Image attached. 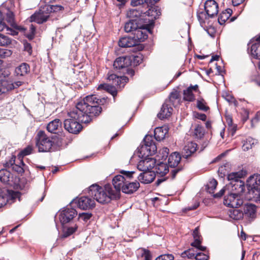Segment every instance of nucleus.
<instances>
[{
    "instance_id": "obj_1",
    "label": "nucleus",
    "mask_w": 260,
    "mask_h": 260,
    "mask_svg": "<svg viewBox=\"0 0 260 260\" xmlns=\"http://www.w3.org/2000/svg\"><path fill=\"white\" fill-rule=\"evenodd\" d=\"M97 101L96 95H88L76 104L70 115L73 118L81 119L85 124H88L102 111V108L98 106Z\"/></svg>"
},
{
    "instance_id": "obj_2",
    "label": "nucleus",
    "mask_w": 260,
    "mask_h": 260,
    "mask_svg": "<svg viewBox=\"0 0 260 260\" xmlns=\"http://www.w3.org/2000/svg\"><path fill=\"white\" fill-rule=\"evenodd\" d=\"M89 196L101 204H107L112 200H117L113 198L112 187L109 184H106L103 187L96 184L90 185L88 189Z\"/></svg>"
},
{
    "instance_id": "obj_3",
    "label": "nucleus",
    "mask_w": 260,
    "mask_h": 260,
    "mask_svg": "<svg viewBox=\"0 0 260 260\" xmlns=\"http://www.w3.org/2000/svg\"><path fill=\"white\" fill-rule=\"evenodd\" d=\"M36 145L38 148L39 152H44L54 151L57 149V147L61 145V142L56 145L55 141L56 139L49 138L44 131H39L35 138Z\"/></svg>"
},
{
    "instance_id": "obj_4",
    "label": "nucleus",
    "mask_w": 260,
    "mask_h": 260,
    "mask_svg": "<svg viewBox=\"0 0 260 260\" xmlns=\"http://www.w3.org/2000/svg\"><path fill=\"white\" fill-rule=\"evenodd\" d=\"M144 145L138 148L139 156L144 157L154 154L157 150L156 146L151 136L147 135L143 140Z\"/></svg>"
},
{
    "instance_id": "obj_5",
    "label": "nucleus",
    "mask_w": 260,
    "mask_h": 260,
    "mask_svg": "<svg viewBox=\"0 0 260 260\" xmlns=\"http://www.w3.org/2000/svg\"><path fill=\"white\" fill-rule=\"evenodd\" d=\"M71 112V110L68 113V115L70 118L65 119L64 121V127L70 133L74 134H79L83 128V126L80 122L84 123L81 121V119L72 117L71 115H70Z\"/></svg>"
},
{
    "instance_id": "obj_6",
    "label": "nucleus",
    "mask_w": 260,
    "mask_h": 260,
    "mask_svg": "<svg viewBox=\"0 0 260 260\" xmlns=\"http://www.w3.org/2000/svg\"><path fill=\"white\" fill-rule=\"evenodd\" d=\"M152 26L150 24H143L133 34L134 41L138 42V45L148 38V33L152 34Z\"/></svg>"
},
{
    "instance_id": "obj_7",
    "label": "nucleus",
    "mask_w": 260,
    "mask_h": 260,
    "mask_svg": "<svg viewBox=\"0 0 260 260\" xmlns=\"http://www.w3.org/2000/svg\"><path fill=\"white\" fill-rule=\"evenodd\" d=\"M126 179L123 175H118L115 176L113 180L112 183L114 186V189L112 188V192L113 193V198L119 199L120 197V191L123 188Z\"/></svg>"
},
{
    "instance_id": "obj_8",
    "label": "nucleus",
    "mask_w": 260,
    "mask_h": 260,
    "mask_svg": "<svg viewBox=\"0 0 260 260\" xmlns=\"http://www.w3.org/2000/svg\"><path fill=\"white\" fill-rule=\"evenodd\" d=\"M243 203V201L240 196L232 192L226 195L224 198L223 204L232 208H238Z\"/></svg>"
},
{
    "instance_id": "obj_9",
    "label": "nucleus",
    "mask_w": 260,
    "mask_h": 260,
    "mask_svg": "<svg viewBox=\"0 0 260 260\" xmlns=\"http://www.w3.org/2000/svg\"><path fill=\"white\" fill-rule=\"evenodd\" d=\"M77 215L76 209L71 207H67L60 212L59 219L61 224H64L70 222Z\"/></svg>"
},
{
    "instance_id": "obj_10",
    "label": "nucleus",
    "mask_w": 260,
    "mask_h": 260,
    "mask_svg": "<svg viewBox=\"0 0 260 260\" xmlns=\"http://www.w3.org/2000/svg\"><path fill=\"white\" fill-rule=\"evenodd\" d=\"M13 14V12L9 8L5 7L0 8V31L5 29H8L5 21L9 24V19L12 17Z\"/></svg>"
},
{
    "instance_id": "obj_11",
    "label": "nucleus",
    "mask_w": 260,
    "mask_h": 260,
    "mask_svg": "<svg viewBox=\"0 0 260 260\" xmlns=\"http://www.w3.org/2000/svg\"><path fill=\"white\" fill-rule=\"evenodd\" d=\"M107 80L112 85L117 88L121 89L124 87L125 84L128 82L129 79L126 76H118L114 74H108Z\"/></svg>"
},
{
    "instance_id": "obj_12",
    "label": "nucleus",
    "mask_w": 260,
    "mask_h": 260,
    "mask_svg": "<svg viewBox=\"0 0 260 260\" xmlns=\"http://www.w3.org/2000/svg\"><path fill=\"white\" fill-rule=\"evenodd\" d=\"M107 80L112 85L117 88L121 89L124 87L125 84L128 82L129 79L126 76H118L114 74H108Z\"/></svg>"
},
{
    "instance_id": "obj_13",
    "label": "nucleus",
    "mask_w": 260,
    "mask_h": 260,
    "mask_svg": "<svg viewBox=\"0 0 260 260\" xmlns=\"http://www.w3.org/2000/svg\"><path fill=\"white\" fill-rule=\"evenodd\" d=\"M198 92L199 94L201 93V91L199 90V87L198 85L196 84L194 85H190L186 89L183 91V100L184 101L192 102L195 101L196 97L193 92Z\"/></svg>"
},
{
    "instance_id": "obj_14",
    "label": "nucleus",
    "mask_w": 260,
    "mask_h": 260,
    "mask_svg": "<svg viewBox=\"0 0 260 260\" xmlns=\"http://www.w3.org/2000/svg\"><path fill=\"white\" fill-rule=\"evenodd\" d=\"M204 8L209 17L213 18L218 14V5L214 0H207L205 3Z\"/></svg>"
},
{
    "instance_id": "obj_15",
    "label": "nucleus",
    "mask_w": 260,
    "mask_h": 260,
    "mask_svg": "<svg viewBox=\"0 0 260 260\" xmlns=\"http://www.w3.org/2000/svg\"><path fill=\"white\" fill-rule=\"evenodd\" d=\"M75 203L78 207L82 210H88L95 206L94 200H92L88 197L83 196L76 200Z\"/></svg>"
},
{
    "instance_id": "obj_16",
    "label": "nucleus",
    "mask_w": 260,
    "mask_h": 260,
    "mask_svg": "<svg viewBox=\"0 0 260 260\" xmlns=\"http://www.w3.org/2000/svg\"><path fill=\"white\" fill-rule=\"evenodd\" d=\"M153 9L152 8L149 9L145 12H143L139 9H133L127 12V16L130 19H136L139 21L142 22L140 17L142 14L147 16H153Z\"/></svg>"
},
{
    "instance_id": "obj_17",
    "label": "nucleus",
    "mask_w": 260,
    "mask_h": 260,
    "mask_svg": "<svg viewBox=\"0 0 260 260\" xmlns=\"http://www.w3.org/2000/svg\"><path fill=\"white\" fill-rule=\"evenodd\" d=\"M22 82L20 81L12 82L8 80H3L0 83V94L17 88L21 86Z\"/></svg>"
},
{
    "instance_id": "obj_18",
    "label": "nucleus",
    "mask_w": 260,
    "mask_h": 260,
    "mask_svg": "<svg viewBox=\"0 0 260 260\" xmlns=\"http://www.w3.org/2000/svg\"><path fill=\"white\" fill-rule=\"evenodd\" d=\"M166 103H169V105H172L174 107L180 105L182 103L180 92L176 89H173L170 92L168 99L166 100Z\"/></svg>"
},
{
    "instance_id": "obj_19",
    "label": "nucleus",
    "mask_w": 260,
    "mask_h": 260,
    "mask_svg": "<svg viewBox=\"0 0 260 260\" xmlns=\"http://www.w3.org/2000/svg\"><path fill=\"white\" fill-rule=\"evenodd\" d=\"M114 68L121 70L131 66V60L128 55L117 57L114 62Z\"/></svg>"
},
{
    "instance_id": "obj_20",
    "label": "nucleus",
    "mask_w": 260,
    "mask_h": 260,
    "mask_svg": "<svg viewBox=\"0 0 260 260\" xmlns=\"http://www.w3.org/2000/svg\"><path fill=\"white\" fill-rule=\"evenodd\" d=\"M48 13H45V11L42 10H40L39 11L36 12L30 17V22H35L38 24H42L46 22L49 18V15Z\"/></svg>"
},
{
    "instance_id": "obj_21",
    "label": "nucleus",
    "mask_w": 260,
    "mask_h": 260,
    "mask_svg": "<svg viewBox=\"0 0 260 260\" xmlns=\"http://www.w3.org/2000/svg\"><path fill=\"white\" fill-rule=\"evenodd\" d=\"M192 236L193 237L194 241L191 243V245L198 248L201 251H205L206 247L201 245L203 239L200 234L199 226L193 230L192 232Z\"/></svg>"
},
{
    "instance_id": "obj_22",
    "label": "nucleus",
    "mask_w": 260,
    "mask_h": 260,
    "mask_svg": "<svg viewBox=\"0 0 260 260\" xmlns=\"http://www.w3.org/2000/svg\"><path fill=\"white\" fill-rule=\"evenodd\" d=\"M197 147L198 145L196 143L188 142L183 149L182 152L183 158L188 159L197 151Z\"/></svg>"
},
{
    "instance_id": "obj_23",
    "label": "nucleus",
    "mask_w": 260,
    "mask_h": 260,
    "mask_svg": "<svg viewBox=\"0 0 260 260\" xmlns=\"http://www.w3.org/2000/svg\"><path fill=\"white\" fill-rule=\"evenodd\" d=\"M155 173L153 171H145L140 174L138 177V180L142 183L149 184L155 178Z\"/></svg>"
},
{
    "instance_id": "obj_24",
    "label": "nucleus",
    "mask_w": 260,
    "mask_h": 260,
    "mask_svg": "<svg viewBox=\"0 0 260 260\" xmlns=\"http://www.w3.org/2000/svg\"><path fill=\"white\" fill-rule=\"evenodd\" d=\"M140 187V183L138 181L130 182L126 180L125 184L123 186L122 192L126 194H132L136 192Z\"/></svg>"
},
{
    "instance_id": "obj_25",
    "label": "nucleus",
    "mask_w": 260,
    "mask_h": 260,
    "mask_svg": "<svg viewBox=\"0 0 260 260\" xmlns=\"http://www.w3.org/2000/svg\"><path fill=\"white\" fill-rule=\"evenodd\" d=\"M173 111V109L171 106L165 102L162 105L160 112L157 114V117L161 120L168 118L171 116Z\"/></svg>"
},
{
    "instance_id": "obj_26",
    "label": "nucleus",
    "mask_w": 260,
    "mask_h": 260,
    "mask_svg": "<svg viewBox=\"0 0 260 260\" xmlns=\"http://www.w3.org/2000/svg\"><path fill=\"white\" fill-rule=\"evenodd\" d=\"M232 193L241 196L245 191V184L242 180L230 182Z\"/></svg>"
},
{
    "instance_id": "obj_27",
    "label": "nucleus",
    "mask_w": 260,
    "mask_h": 260,
    "mask_svg": "<svg viewBox=\"0 0 260 260\" xmlns=\"http://www.w3.org/2000/svg\"><path fill=\"white\" fill-rule=\"evenodd\" d=\"M30 72V67L27 63H22L16 67L15 70V75L19 79L28 74Z\"/></svg>"
},
{
    "instance_id": "obj_28",
    "label": "nucleus",
    "mask_w": 260,
    "mask_h": 260,
    "mask_svg": "<svg viewBox=\"0 0 260 260\" xmlns=\"http://www.w3.org/2000/svg\"><path fill=\"white\" fill-rule=\"evenodd\" d=\"M134 40L132 36L124 37L119 40L118 45L123 48L132 47L138 45V42Z\"/></svg>"
},
{
    "instance_id": "obj_29",
    "label": "nucleus",
    "mask_w": 260,
    "mask_h": 260,
    "mask_svg": "<svg viewBox=\"0 0 260 260\" xmlns=\"http://www.w3.org/2000/svg\"><path fill=\"white\" fill-rule=\"evenodd\" d=\"M143 24L141 21H139L136 19H130L125 23L124 30L127 32H134L140 27H142Z\"/></svg>"
},
{
    "instance_id": "obj_30",
    "label": "nucleus",
    "mask_w": 260,
    "mask_h": 260,
    "mask_svg": "<svg viewBox=\"0 0 260 260\" xmlns=\"http://www.w3.org/2000/svg\"><path fill=\"white\" fill-rule=\"evenodd\" d=\"M152 160L149 158L144 160H141L137 165V168L139 170L144 172L148 171L154 167V164H151Z\"/></svg>"
},
{
    "instance_id": "obj_31",
    "label": "nucleus",
    "mask_w": 260,
    "mask_h": 260,
    "mask_svg": "<svg viewBox=\"0 0 260 260\" xmlns=\"http://www.w3.org/2000/svg\"><path fill=\"white\" fill-rule=\"evenodd\" d=\"M181 159L180 154L175 152L169 155L168 158V165L170 168H175L178 166Z\"/></svg>"
},
{
    "instance_id": "obj_32",
    "label": "nucleus",
    "mask_w": 260,
    "mask_h": 260,
    "mask_svg": "<svg viewBox=\"0 0 260 260\" xmlns=\"http://www.w3.org/2000/svg\"><path fill=\"white\" fill-rule=\"evenodd\" d=\"M256 207L251 204H247L244 207V214L252 219L256 217Z\"/></svg>"
},
{
    "instance_id": "obj_33",
    "label": "nucleus",
    "mask_w": 260,
    "mask_h": 260,
    "mask_svg": "<svg viewBox=\"0 0 260 260\" xmlns=\"http://www.w3.org/2000/svg\"><path fill=\"white\" fill-rule=\"evenodd\" d=\"M62 123L60 119H55L50 121L47 125V130L51 133H56L59 127H61Z\"/></svg>"
},
{
    "instance_id": "obj_34",
    "label": "nucleus",
    "mask_w": 260,
    "mask_h": 260,
    "mask_svg": "<svg viewBox=\"0 0 260 260\" xmlns=\"http://www.w3.org/2000/svg\"><path fill=\"white\" fill-rule=\"evenodd\" d=\"M7 199L8 203L11 204L15 202L16 200L20 198L21 194L18 191H14L13 190L7 189V192L5 194Z\"/></svg>"
},
{
    "instance_id": "obj_35",
    "label": "nucleus",
    "mask_w": 260,
    "mask_h": 260,
    "mask_svg": "<svg viewBox=\"0 0 260 260\" xmlns=\"http://www.w3.org/2000/svg\"><path fill=\"white\" fill-rule=\"evenodd\" d=\"M168 133V130L167 128L158 127L154 129V136L157 141H160L165 139Z\"/></svg>"
},
{
    "instance_id": "obj_36",
    "label": "nucleus",
    "mask_w": 260,
    "mask_h": 260,
    "mask_svg": "<svg viewBox=\"0 0 260 260\" xmlns=\"http://www.w3.org/2000/svg\"><path fill=\"white\" fill-rule=\"evenodd\" d=\"M255 184L252 183V187L249 191V193L252 196L253 200L260 204V187L257 185L256 182Z\"/></svg>"
},
{
    "instance_id": "obj_37",
    "label": "nucleus",
    "mask_w": 260,
    "mask_h": 260,
    "mask_svg": "<svg viewBox=\"0 0 260 260\" xmlns=\"http://www.w3.org/2000/svg\"><path fill=\"white\" fill-rule=\"evenodd\" d=\"M169 167L167 164L161 162L155 166V169L157 174L160 176H164L169 172Z\"/></svg>"
},
{
    "instance_id": "obj_38",
    "label": "nucleus",
    "mask_w": 260,
    "mask_h": 260,
    "mask_svg": "<svg viewBox=\"0 0 260 260\" xmlns=\"http://www.w3.org/2000/svg\"><path fill=\"white\" fill-rule=\"evenodd\" d=\"M232 10L231 9H227L222 11L219 15L218 21L220 24L222 25L230 18L232 14Z\"/></svg>"
},
{
    "instance_id": "obj_39",
    "label": "nucleus",
    "mask_w": 260,
    "mask_h": 260,
    "mask_svg": "<svg viewBox=\"0 0 260 260\" xmlns=\"http://www.w3.org/2000/svg\"><path fill=\"white\" fill-rule=\"evenodd\" d=\"M205 131L204 127L200 124L195 125L193 136L195 138L198 139H202L204 137Z\"/></svg>"
},
{
    "instance_id": "obj_40",
    "label": "nucleus",
    "mask_w": 260,
    "mask_h": 260,
    "mask_svg": "<svg viewBox=\"0 0 260 260\" xmlns=\"http://www.w3.org/2000/svg\"><path fill=\"white\" fill-rule=\"evenodd\" d=\"M116 86L112 85H110L107 84H100L98 89H104L111 93L113 96L114 98L117 95V91L115 88Z\"/></svg>"
},
{
    "instance_id": "obj_41",
    "label": "nucleus",
    "mask_w": 260,
    "mask_h": 260,
    "mask_svg": "<svg viewBox=\"0 0 260 260\" xmlns=\"http://www.w3.org/2000/svg\"><path fill=\"white\" fill-rule=\"evenodd\" d=\"M32 151V147L31 146L28 145L22 150H21L18 154V157L20 159V164L23 166H25L23 161L24 156L30 154Z\"/></svg>"
},
{
    "instance_id": "obj_42",
    "label": "nucleus",
    "mask_w": 260,
    "mask_h": 260,
    "mask_svg": "<svg viewBox=\"0 0 260 260\" xmlns=\"http://www.w3.org/2000/svg\"><path fill=\"white\" fill-rule=\"evenodd\" d=\"M251 56L257 59H260V42L253 44L251 46Z\"/></svg>"
},
{
    "instance_id": "obj_43",
    "label": "nucleus",
    "mask_w": 260,
    "mask_h": 260,
    "mask_svg": "<svg viewBox=\"0 0 260 260\" xmlns=\"http://www.w3.org/2000/svg\"><path fill=\"white\" fill-rule=\"evenodd\" d=\"M11 173L7 169L0 170V181L5 184H9Z\"/></svg>"
},
{
    "instance_id": "obj_44",
    "label": "nucleus",
    "mask_w": 260,
    "mask_h": 260,
    "mask_svg": "<svg viewBox=\"0 0 260 260\" xmlns=\"http://www.w3.org/2000/svg\"><path fill=\"white\" fill-rule=\"evenodd\" d=\"M256 143V140L251 137H248L243 142L242 149L244 151H248L251 149Z\"/></svg>"
},
{
    "instance_id": "obj_45",
    "label": "nucleus",
    "mask_w": 260,
    "mask_h": 260,
    "mask_svg": "<svg viewBox=\"0 0 260 260\" xmlns=\"http://www.w3.org/2000/svg\"><path fill=\"white\" fill-rule=\"evenodd\" d=\"M197 107L201 111L207 112L210 109L205 100L202 97L199 98L197 101Z\"/></svg>"
},
{
    "instance_id": "obj_46",
    "label": "nucleus",
    "mask_w": 260,
    "mask_h": 260,
    "mask_svg": "<svg viewBox=\"0 0 260 260\" xmlns=\"http://www.w3.org/2000/svg\"><path fill=\"white\" fill-rule=\"evenodd\" d=\"M230 217L235 220H240L243 217L244 213L238 208H233L230 211Z\"/></svg>"
},
{
    "instance_id": "obj_47",
    "label": "nucleus",
    "mask_w": 260,
    "mask_h": 260,
    "mask_svg": "<svg viewBox=\"0 0 260 260\" xmlns=\"http://www.w3.org/2000/svg\"><path fill=\"white\" fill-rule=\"evenodd\" d=\"M64 10V7L61 5H49L46 6V11L48 13H57L60 11H62Z\"/></svg>"
},
{
    "instance_id": "obj_48",
    "label": "nucleus",
    "mask_w": 260,
    "mask_h": 260,
    "mask_svg": "<svg viewBox=\"0 0 260 260\" xmlns=\"http://www.w3.org/2000/svg\"><path fill=\"white\" fill-rule=\"evenodd\" d=\"M9 24L14 28H15L17 30H19L20 31L24 32L26 30V29L22 26L18 25L16 22L15 19V15L13 14L12 17L9 19Z\"/></svg>"
},
{
    "instance_id": "obj_49",
    "label": "nucleus",
    "mask_w": 260,
    "mask_h": 260,
    "mask_svg": "<svg viewBox=\"0 0 260 260\" xmlns=\"http://www.w3.org/2000/svg\"><path fill=\"white\" fill-rule=\"evenodd\" d=\"M217 184V181L215 179H212L206 185V189L207 191L210 193L213 194L214 190L216 188Z\"/></svg>"
},
{
    "instance_id": "obj_50",
    "label": "nucleus",
    "mask_w": 260,
    "mask_h": 260,
    "mask_svg": "<svg viewBox=\"0 0 260 260\" xmlns=\"http://www.w3.org/2000/svg\"><path fill=\"white\" fill-rule=\"evenodd\" d=\"M196 254L197 253L194 252V250L193 248H189L188 250L183 251L181 253V256L182 257L184 258H188L189 259H192L193 258H195Z\"/></svg>"
},
{
    "instance_id": "obj_51",
    "label": "nucleus",
    "mask_w": 260,
    "mask_h": 260,
    "mask_svg": "<svg viewBox=\"0 0 260 260\" xmlns=\"http://www.w3.org/2000/svg\"><path fill=\"white\" fill-rule=\"evenodd\" d=\"M36 34V27L33 24H31L29 27V32L25 33L24 36L29 40H32Z\"/></svg>"
},
{
    "instance_id": "obj_52",
    "label": "nucleus",
    "mask_w": 260,
    "mask_h": 260,
    "mask_svg": "<svg viewBox=\"0 0 260 260\" xmlns=\"http://www.w3.org/2000/svg\"><path fill=\"white\" fill-rule=\"evenodd\" d=\"M242 177V173L241 172H233L228 175V179L231 182L234 181H240V179Z\"/></svg>"
},
{
    "instance_id": "obj_53",
    "label": "nucleus",
    "mask_w": 260,
    "mask_h": 260,
    "mask_svg": "<svg viewBox=\"0 0 260 260\" xmlns=\"http://www.w3.org/2000/svg\"><path fill=\"white\" fill-rule=\"evenodd\" d=\"M78 226L75 224L73 227H68L66 230H64L62 237L67 238L73 234L77 230Z\"/></svg>"
},
{
    "instance_id": "obj_54",
    "label": "nucleus",
    "mask_w": 260,
    "mask_h": 260,
    "mask_svg": "<svg viewBox=\"0 0 260 260\" xmlns=\"http://www.w3.org/2000/svg\"><path fill=\"white\" fill-rule=\"evenodd\" d=\"M131 60V66H137L142 61V58L141 56L128 55Z\"/></svg>"
},
{
    "instance_id": "obj_55",
    "label": "nucleus",
    "mask_w": 260,
    "mask_h": 260,
    "mask_svg": "<svg viewBox=\"0 0 260 260\" xmlns=\"http://www.w3.org/2000/svg\"><path fill=\"white\" fill-rule=\"evenodd\" d=\"M11 43V40L9 37L0 34V46H7Z\"/></svg>"
},
{
    "instance_id": "obj_56",
    "label": "nucleus",
    "mask_w": 260,
    "mask_h": 260,
    "mask_svg": "<svg viewBox=\"0 0 260 260\" xmlns=\"http://www.w3.org/2000/svg\"><path fill=\"white\" fill-rule=\"evenodd\" d=\"M15 159L16 156L14 155H12L9 160L6 161V162L4 164V167L6 168H12L15 164Z\"/></svg>"
},
{
    "instance_id": "obj_57",
    "label": "nucleus",
    "mask_w": 260,
    "mask_h": 260,
    "mask_svg": "<svg viewBox=\"0 0 260 260\" xmlns=\"http://www.w3.org/2000/svg\"><path fill=\"white\" fill-rule=\"evenodd\" d=\"M23 44L24 51L27 52L29 55H31L32 53V48L30 43L24 40L23 41Z\"/></svg>"
},
{
    "instance_id": "obj_58",
    "label": "nucleus",
    "mask_w": 260,
    "mask_h": 260,
    "mask_svg": "<svg viewBox=\"0 0 260 260\" xmlns=\"http://www.w3.org/2000/svg\"><path fill=\"white\" fill-rule=\"evenodd\" d=\"M12 51L8 49L0 48V58H3L11 55Z\"/></svg>"
},
{
    "instance_id": "obj_59",
    "label": "nucleus",
    "mask_w": 260,
    "mask_h": 260,
    "mask_svg": "<svg viewBox=\"0 0 260 260\" xmlns=\"http://www.w3.org/2000/svg\"><path fill=\"white\" fill-rule=\"evenodd\" d=\"M24 166L22 165L20 163L19 165L15 164L12 168L14 171L17 172L18 174H22L24 172Z\"/></svg>"
},
{
    "instance_id": "obj_60",
    "label": "nucleus",
    "mask_w": 260,
    "mask_h": 260,
    "mask_svg": "<svg viewBox=\"0 0 260 260\" xmlns=\"http://www.w3.org/2000/svg\"><path fill=\"white\" fill-rule=\"evenodd\" d=\"M92 214L90 213H82L79 214V218L87 222L92 217Z\"/></svg>"
},
{
    "instance_id": "obj_61",
    "label": "nucleus",
    "mask_w": 260,
    "mask_h": 260,
    "mask_svg": "<svg viewBox=\"0 0 260 260\" xmlns=\"http://www.w3.org/2000/svg\"><path fill=\"white\" fill-rule=\"evenodd\" d=\"M173 169L171 171V175L172 179H174L176 175L180 172L182 171L183 168L181 166H177L175 168H173Z\"/></svg>"
},
{
    "instance_id": "obj_62",
    "label": "nucleus",
    "mask_w": 260,
    "mask_h": 260,
    "mask_svg": "<svg viewBox=\"0 0 260 260\" xmlns=\"http://www.w3.org/2000/svg\"><path fill=\"white\" fill-rule=\"evenodd\" d=\"M255 182H256L257 185L260 187V175L253 176L250 178L249 181V186L251 187L252 183L255 184Z\"/></svg>"
},
{
    "instance_id": "obj_63",
    "label": "nucleus",
    "mask_w": 260,
    "mask_h": 260,
    "mask_svg": "<svg viewBox=\"0 0 260 260\" xmlns=\"http://www.w3.org/2000/svg\"><path fill=\"white\" fill-rule=\"evenodd\" d=\"M174 256L171 254H162L158 256L155 260H174Z\"/></svg>"
},
{
    "instance_id": "obj_64",
    "label": "nucleus",
    "mask_w": 260,
    "mask_h": 260,
    "mask_svg": "<svg viewBox=\"0 0 260 260\" xmlns=\"http://www.w3.org/2000/svg\"><path fill=\"white\" fill-rule=\"evenodd\" d=\"M209 256L202 252H199L196 254V260H208Z\"/></svg>"
}]
</instances>
